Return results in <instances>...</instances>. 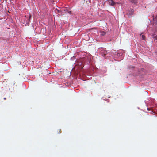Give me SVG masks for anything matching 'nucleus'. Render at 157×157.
<instances>
[{
    "mask_svg": "<svg viewBox=\"0 0 157 157\" xmlns=\"http://www.w3.org/2000/svg\"><path fill=\"white\" fill-rule=\"evenodd\" d=\"M112 53L114 55L115 58L121 60L124 57V52L123 50H119L117 51L113 50Z\"/></svg>",
    "mask_w": 157,
    "mask_h": 157,
    "instance_id": "1",
    "label": "nucleus"
},
{
    "mask_svg": "<svg viewBox=\"0 0 157 157\" xmlns=\"http://www.w3.org/2000/svg\"><path fill=\"white\" fill-rule=\"evenodd\" d=\"M91 59V56H86L82 58L81 59V63H80V65L84 64V65H87V67H89L90 65V61Z\"/></svg>",
    "mask_w": 157,
    "mask_h": 157,
    "instance_id": "2",
    "label": "nucleus"
},
{
    "mask_svg": "<svg viewBox=\"0 0 157 157\" xmlns=\"http://www.w3.org/2000/svg\"><path fill=\"white\" fill-rule=\"evenodd\" d=\"M98 55H99L103 57H105L107 53V51L106 49L104 48H98L97 51Z\"/></svg>",
    "mask_w": 157,
    "mask_h": 157,
    "instance_id": "3",
    "label": "nucleus"
},
{
    "mask_svg": "<svg viewBox=\"0 0 157 157\" xmlns=\"http://www.w3.org/2000/svg\"><path fill=\"white\" fill-rule=\"evenodd\" d=\"M137 70V68H135V67L131 65L128 67V71L131 72L130 74H132L133 75H135V73Z\"/></svg>",
    "mask_w": 157,
    "mask_h": 157,
    "instance_id": "4",
    "label": "nucleus"
},
{
    "mask_svg": "<svg viewBox=\"0 0 157 157\" xmlns=\"http://www.w3.org/2000/svg\"><path fill=\"white\" fill-rule=\"evenodd\" d=\"M134 12V10L133 9H130L127 12V14L129 17H132Z\"/></svg>",
    "mask_w": 157,
    "mask_h": 157,
    "instance_id": "5",
    "label": "nucleus"
},
{
    "mask_svg": "<svg viewBox=\"0 0 157 157\" xmlns=\"http://www.w3.org/2000/svg\"><path fill=\"white\" fill-rule=\"evenodd\" d=\"M152 98L150 97H148L144 101V102L146 104V105L147 107H148L149 102L151 101V99Z\"/></svg>",
    "mask_w": 157,
    "mask_h": 157,
    "instance_id": "6",
    "label": "nucleus"
},
{
    "mask_svg": "<svg viewBox=\"0 0 157 157\" xmlns=\"http://www.w3.org/2000/svg\"><path fill=\"white\" fill-rule=\"evenodd\" d=\"M155 101L154 99L152 98L151 99V101H150L149 102L148 106H151V107H154V102Z\"/></svg>",
    "mask_w": 157,
    "mask_h": 157,
    "instance_id": "7",
    "label": "nucleus"
},
{
    "mask_svg": "<svg viewBox=\"0 0 157 157\" xmlns=\"http://www.w3.org/2000/svg\"><path fill=\"white\" fill-rule=\"evenodd\" d=\"M109 5L113 6L116 4V3L113 0H107Z\"/></svg>",
    "mask_w": 157,
    "mask_h": 157,
    "instance_id": "8",
    "label": "nucleus"
},
{
    "mask_svg": "<svg viewBox=\"0 0 157 157\" xmlns=\"http://www.w3.org/2000/svg\"><path fill=\"white\" fill-rule=\"evenodd\" d=\"M31 17L32 16L31 15H29L28 19L26 21V24H29L30 22V19L31 18Z\"/></svg>",
    "mask_w": 157,
    "mask_h": 157,
    "instance_id": "9",
    "label": "nucleus"
},
{
    "mask_svg": "<svg viewBox=\"0 0 157 157\" xmlns=\"http://www.w3.org/2000/svg\"><path fill=\"white\" fill-rule=\"evenodd\" d=\"M156 36L157 35L155 33H154L151 35L152 37L154 38V40H157Z\"/></svg>",
    "mask_w": 157,
    "mask_h": 157,
    "instance_id": "10",
    "label": "nucleus"
},
{
    "mask_svg": "<svg viewBox=\"0 0 157 157\" xmlns=\"http://www.w3.org/2000/svg\"><path fill=\"white\" fill-rule=\"evenodd\" d=\"M84 76L86 77V78H88V79H90L91 78V77L92 76L91 75H89L88 74H84Z\"/></svg>",
    "mask_w": 157,
    "mask_h": 157,
    "instance_id": "11",
    "label": "nucleus"
},
{
    "mask_svg": "<svg viewBox=\"0 0 157 157\" xmlns=\"http://www.w3.org/2000/svg\"><path fill=\"white\" fill-rule=\"evenodd\" d=\"M106 34V32L104 31H101L100 32V35L102 36H103L105 35Z\"/></svg>",
    "mask_w": 157,
    "mask_h": 157,
    "instance_id": "12",
    "label": "nucleus"
},
{
    "mask_svg": "<svg viewBox=\"0 0 157 157\" xmlns=\"http://www.w3.org/2000/svg\"><path fill=\"white\" fill-rule=\"evenodd\" d=\"M130 2L134 4H136L137 2V0H129Z\"/></svg>",
    "mask_w": 157,
    "mask_h": 157,
    "instance_id": "13",
    "label": "nucleus"
},
{
    "mask_svg": "<svg viewBox=\"0 0 157 157\" xmlns=\"http://www.w3.org/2000/svg\"><path fill=\"white\" fill-rule=\"evenodd\" d=\"M75 56H72L70 60L72 61H74L75 60Z\"/></svg>",
    "mask_w": 157,
    "mask_h": 157,
    "instance_id": "14",
    "label": "nucleus"
},
{
    "mask_svg": "<svg viewBox=\"0 0 157 157\" xmlns=\"http://www.w3.org/2000/svg\"><path fill=\"white\" fill-rule=\"evenodd\" d=\"M141 37H142V39L143 40H145V36L144 35H142L141 36Z\"/></svg>",
    "mask_w": 157,
    "mask_h": 157,
    "instance_id": "15",
    "label": "nucleus"
},
{
    "mask_svg": "<svg viewBox=\"0 0 157 157\" xmlns=\"http://www.w3.org/2000/svg\"><path fill=\"white\" fill-rule=\"evenodd\" d=\"M137 75H143L144 74H141L140 73V70H139V73H138L137 74Z\"/></svg>",
    "mask_w": 157,
    "mask_h": 157,
    "instance_id": "16",
    "label": "nucleus"
},
{
    "mask_svg": "<svg viewBox=\"0 0 157 157\" xmlns=\"http://www.w3.org/2000/svg\"><path fill=\"white\" fill-rule=\"evenodd\" d=\"M68 13L70 14V15H71L72 13L71 12V11H68Z\"/></svg>",
    "mask_w": 157,
    "mask_h": 157,
    "instance_id": "17",
    "label": "nucleus"
},
{
    "mask_svg": "<svg viewBox=\"0 0 157 157\" xmlns=\"http://www.w3.org/2000/svg\"><path fill=\"white\" fill-rule=\"evenodd\" d=\"M151 113L152 114H154V113H155V112L154 111H153V110H151Z\"/></svg>",
    "mask_w": 157,
    "mask_h": 157,
    "instance_id": "18",
    "label": "nucleus"
},
{
    "mask_svg": "<svg viewBox=\"0 0 157 157\" xmlns=\"http://www.w3.org/2000/svg\"><path fill=\"white\" fill-rule=\"evenodd\" d=\"M80 78L82 80H83V81H85V80H86V79H84L83 78H82V77H81Z\"/></svg>",
    "mask_w": 157,
    "mask_h": 157,
    "instance_id": "19",
    "label": "nucleus"
},
{
    "mask_svg": "<svg viewBox=\"0 0 157 157\" xmlns=\"http://www.w3.org/2000/svg\"><path fill=\"white\" fill-rule=\"evenodd\" d=\"M147 110L148 111H149L150 110L149 108L148 107H147Z\"/></svg>",
    "mask_w": 157,
    "mask_h": 157,
    "instance_id": "20",
    "label": "nucleus"
},
{
    "mask_svg": "<svg viewBox=\"0 0 157 157\" xmlns=\"http://www.w3.org/2000/svg\"><path fill=\"white\" fill-rule=\"evenodd\" d=\"M56 10H57V11L58 12H59V10H58L57 9H56Z\"/></svg>",
    "mask_w": 157,
    "mask_h": 157,
    "instance_id": "21",
    "label": "nucleus"
},
{
    "mask_svg": "<svg viewBox=\"0 0 157 157\" xmlns=\"http://www.w3.org/2000/svg\"><path fill=\"white\" fill-rule=\"evenodd\" d=\"M4 100H5V99H6V98H4Z\"/></svg>",
    "mask_w": 157,
    "mask_h": 157,
    "instance_id": "22",
    "label": "nucleus"
}]
</instances>
